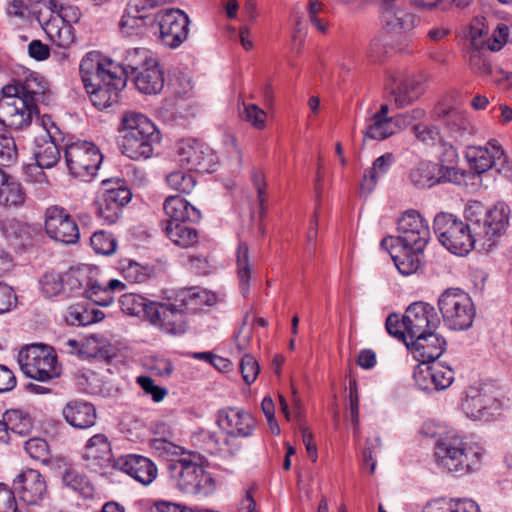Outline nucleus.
Here are the masks:
<instances>
[{
  "instance_id": "1",
  "label": "nucleus",
  "mask_w": 512,
  "mask_h": 512,
  "mask_svg": "<svg viewBox=\"0 0 512 512\" xmlns=\"http://www.w3.org/2000/svg\"><path fill=\"white\" fill-rule=\"evenodd\" d=\"M80 75L94 106L104 109L118 102L126 77L118 75L111 61H103L96 52L86 54L80 63Z\"/></svg>"
},
{
  "instance_id": "2",
  "label": "nucleus",
  "mask_w": 512,
  "mask_h": 512,
  "mask_svg": "<svg viewBox=\"0 0 512 512\" xmlns=\"http://www.w3.org/2000/svg\"><path fill=\"white\" fill-rule=\"evenodd\" d=\"M482 454L481 447L467 443L453 431L442 434L434 448L437 464L457 475L474 471L480 464Z\"/></svg>"
},
{
  "instance_id": "3",
  "label": "nucleus",
  "mask_w": 512,
  "mask_h": 512,
  "mask_svg": "<svg viewBox=\"0 0 512 512\" xmlns=\"http://www.w3.org/2000/svg\"><path fill=\"white\" fill-rule=\"evenodd\" d=\"M121 126L122 153L133 160L151 157L154 145L159 141V132L153 122L141 113L126 112Z\"/></svg>"
},
{
  "instance_id": "4",
  "label": "nucleus",
  "mask_w": 512,
  "mask_h": 512,
  "mask_svg": "<svg viewBox=\"0 0 512 512\" xmlns=\"http://www.w3.org/2000/svg\"><path fill=\"white\" fill-rule=\"evenodd\" d=\"M434 231L440 243L451 253L466 255L478 242L473 229L449 213H439L434 218Z\"/></svg>"
},
{
  "instance_id": "5",
  "label": "nucleus",
  "mask_w": 512,
  "mask_h": 512,
  "mask_svg": "<svg viewBox=\"0 0 512 512\" xmlns=\"http://www.w3.org/2000/svg\"><path fill=\"white\" fill-rule=\"evenodd\" d=\"M200 457H183L169 465L177 480V487L188 494L207 496L215 489V482L210 473L199 463Z\"/></svg>"
},
{
  "instance_id": "6",
  "label": "nucleus",
  "mask_w": 512,
  "mask_h": 512,
  "mask_svg": "<svg viewBox=\"0 0 512 512\" xmlns=\"http://www.w3.org/2000/svg\"><path fill=\"white\" fill-rule=\"evenodd\" d=\"M46 7L51 15L48 19H42L39 16L37 18L39 24L55 45L68 49L75 41L71 22L78 20V10L72 6H64L56 0H48Z\"/></svg>"
},
{
  "instance_id": "7",
  "label": "nucleus",
  "mask_w": 512,
  "mask_h": 512,
  "mask_svg": "<svg viewBox=\"0 0 512 512\" xmlns=\"http://www.w3.org/2000/svg\"><path fill=\"white\" fill-rule=\"evenodd\" d=\"M432 117L440 123L444 139L452 143L467 142L478 133L467 112L447 102H438L432 110Z\"/></svg>"
},
{
  "instance_id": "8",
  "label": "nucleus",
  "mask_w": 512,
  "mask_h": 512,
  "mask_svg": "<svg viewBox=\"0 0 512 512\" xmlns=\"http://www.w3.org/2000/svg\"><path fill=\"white\" fill-rule=\"evenodd\" d=\"M444 324L452 330H466L472 326L475 309L470 296L461 289H446L438 299Z\"/></svg>"
},
{
  "instance_id": "9",
  "label": "nucleus",
  "mask_w": 512,
  "mask_h": 512,
  "mask_svg": "<svg viewBox=\"0 0 512 512\" xmlns=\"http://www.w3.org/2000/svg\"><path fill=\"white\" fill-rule=\"evenodd\" d=\"M18 363L23 373L40 382L59 377L61 369L51 347L33 344L20 350Z\"/></svg>"
},
{
  "instance_id": "10",
  "label": "nucleus",
  "mask_w": 512,
  "mask_h": 512,
  "mask_svg": "<svg viewBox=\"0 0 512 512\" xmlns=\"http://www.w3.org/2000/svg\"><path fill=\"white\" fill-rule=\"evenodd\" d=\"M64 158L69 173L85 182L92 180L103 160L99 148L88 141H77L66 145Z\"/></svg>"
},
{
  "instance_id": "11",
  "label": "nucleus",
  "mask_w": 512,
  "mask_h": 512,
  "mask_svg": "<svg viewBox=\"0 0 512 512\" xmlns=\"http://www.w3.org/2000/svg\"><path fill=\"white\" fill-rule=\"evenodd\" d=\"M151 25L162 45L176 49L188 38L190 19L184 11L171 8L158 12Z\"/></svg>"
},
{
  "instance_id": "12",
  "label": "nucleus",
  "mask_w": 512,
  "mask_h": 512,
  "mask_svg": "<svg viewBox=\"0 0 512 512\" xmlns=\"http://www.w3.org/2000/svg\"><path fill=\"white\" fill-rule=\"evenodd\" d=\"M398 236H389L381 241L383 248L393 243L412 245L416 250H424L430 238V230L424 218L415 210H409L398 221Z\"/></svg>"
},
{
  "instance_id": "13",
  "label": "nucleus",
  "mask_w": 512,
  "mask_h": 512,
  "mask_svg": "<svg viewBox=\"0 0 512 512\" xmlns=\"http://www.w3.org/2000/svg\"><path fill=\"white\" fill-rule=\"evenodd\" d=\"M37 114V104L15 93H3L0 98V123L10 129H26Z\"/></svg>"
},
{
  "instance_id": "14",
  "label": "nucleus",
  "mask_w": 512,
  "mask_h": 512,
  "mask_svg": "<svg viewBox=\"0 0 512 512\" xmlns=\"http://www.w3.org/2000/svg\"><path fill=\"white\" fill-rule=\"evenodd\" d=\"M509 215V206L500 202L485 212L482 223L480 220L475 221L473 232L483 249L488 250L493 247L497 239L504 234L509 223Z\"/></svg>"
},
{
  "instance_id": "15",
  "label": "nucleus",
  "mask_w": 512,
  "mask_h": 512,
  "mask_svg": "<svg viewBox=\"0 0 512 512\" xmlns=\"http://www.w3.org/2000/svg\"><path fill=\"white\" fill-rule=\"evenodd\" d=\"M179 164L190 170L211 172L217 163L214 151L196 139H182L176 146Z\"/></svg>"
},
{
  "instance_id": "16",
  "label": "nucleus",
  "mask_w": 512,
  "mask_h": 512,
  "mask_svg": "<svg viewBox=\"0 0 512 512\" xmlns=\"http://www.w3.org/2000/svg\"><path fill=\"white\" fill-rule=\"evenodd\" d=\"M45 231L51 239L65 244H74L80 238L76 221L66 209L57 205L46 209Z\"/></svg>"
},
{
  "instance_id": "17",
  "label": "nucleus",
  "mask_w": 512,
  "mask_h": 512,
  "mask_svg": "<svg viewBox=\"0 0 512 512\" xmlns=\"http://www.w3.org/2000/svg\"><path fill=\"white\" fill-rule=\"evenodd\" d=\"M105 190L96 202L97 215L108 224L115 223L122 208L129 203L132 197L131 191L120 182L113 186L111 180L102 182Z\"/></svg>"
},
{
  "instance_id": "18",
  "label": "nucleus",
  "mask_w": 512,
  "mask_h": 512,
  "mask_svg": "<svg viewBox=\"0 0 512 512\" xmlns=\"http://www.w3.org/2000/svg\"><path fill=\"white\" fill-rule=\"evenodd\" d=\"M188 306L187 297L181 299V304L158 303L150 308L149 322L162 331L172 335L182 334L186 331V318L184 307Z\"/></svg>"
},
{
  "instance_id": "19",
  "label": "nucleus",
  "mask_w": 512,
  "mask_h": 512,
  "mask_svg": "<svg viewBox=\"0 0 512 512\" xmlns=\"http://www.w3.org/2000/svg\"><path fill=\"white\" fill-rule=\"evenodd\" d=\"M82 458L88 469L100 474H108L116 469L111 444L104 434H95L86 443Z\"/></svg>"
},
{
  "instance_id": "20",
  "label": "nucleus",
  "mask_w": 512,
  "mask_h": 512,
  "mask_svg": "<svg viewBox=\"0 0 512 512\" xmlns=\"http://www.w3.org/2000/svg\"><path fill=\"white\" fill-rule=\"evenodd\" d=\"M440 322L435 308L431 304L422 301L410 304L402 316V324L409 339L430 330H435Z\"/></svg>"
},
{
  "instance_id": "21",
  "label": "nucleus",
  "mask_w": 512,
  "mask_h": 512,
  "mask_svg": "<svg viewBox=\"0 0 512 512\" xmlns=\"http://www.w3.org/2000/svg\"><path fill=\"white\" fill-rule=\"evenodd\" d=\"M420 363L414 371L416 385L423 391H441L451 386L454 381V371L442 363Z\"/></svg>"
},
{
  "instance_id": "22",
  "label": "nucleus",
  "mask_w": 512,
  "mask_h": 512,
  "mask_svg": "<svg viewBox=\"0 0 512 512\" xmlns=\"http://www.w3.org/2000/svg\"><path fill=\"white\" fill-rule=\"evenodd\" d=\"M465 156L470 168L478 174L492 168L500 171L506 163L505 153L496 140L489 141L487 146H469Z\"/></svg>"
},
{
  "instance_id": "23",
  "label": "nucleus",
  "mask_w": 512,
  "mask_h": 512,
  "mask_svg": "<svg viewBox=\"0 0 512 512\" xmlns=\"http://www.w3.org/2000/svg\"><path fill=\"white\" fill-rule=\"evenodd\" d=\"M410 180L417 188H430L443 182H457L458 171L454 167L430 161L420 162L410 172Z\"/></svg>"
},
{
  "instance_id": "24",
  "label": "nucleus",
  "mask_w": 512,
  "mask_h": 512,
  "mask_svg": "<svg viewBox=\"0 0 512 512\" xmlns=\"http://www.w3.org/2000/svg\"><path fill=\"white\" fill-rule=\"evenodd\" d=\"M218 426L233 437H249L256 427L255 418L247 411L234 407L222 408L217 412Z\"/></svg>"
},
{
  "instance_id": "25",
  "label": "nucleus",
  "mask_w": 512,
  "mask_h": 512,
  "mask_svg": "<svg viewBox=\"0 0 512 512\" xmlns=\"http://www.w3.org/2000/svg\"><path fill=\"white\" fill-rule=\"evenodd\" d=\"M406 346L417 361L421 363L434 362L445 351L446 341L434 330H430L409 339Z\"/></svg>"
},
{
  "instance_id": "26",
  "label": "nucleus",
  "mask_w": 512,
  "mask_h": 512,
  "mask_svg": "<svg viewBox=\"0 0 512 512\" xmlns=\"http://www.w3.org/2000/svg\"><path fill=\"white\" fill-rule=\"evenodd\" d=\"M14 490L28 505L39 504L47 494V485L43 476L34 469L19 474L13 482Z\"/></svg>"
},
{
  "instance_id": "27",
  "label": "nucleus",
  "mask_w": 512,
  "mask_h": 512,
  "mask_svg": "<svg viewBox=\"0 0 512 512\" xmlns=\"http://www.w3.org/2000/svg\"><path fill=\"white\" fill-rule=\"evenodd\" d=\"M116 470L127 473L143 485H149L157 476L155 464L150 459L135 454L117 458Z\"/></svg>"
},
{
  "instance_id": "28",
  "label": "nucleus",
  "mask_w": 512,
  "mask_h": 512,
  "mask_svg": "<svg viewBox=\"0 0 512 512\" xmlns=\"http://www.w3.org/2000/svg\"><path fill=\"white\" fill-rule=\"evenodd\" d=\"M497 408L496 399L477 388H469L462 402L464 413L473 420L488 419Z\"/></svg>"
},
{
  "instance_id": "29",
  "label": "nucleus",
  "mask_w": 512,
  "mask_h": 512,
  "mask_svg": "<svg viewBox=\"0 0 512 512\" xmlns=\"http://www.w3.org/2000/svg\"><path fill=\"white\" fill-rule=\"evenodd\" d=\"M163 209L168 217L167 220L161 223L163 229L166 223L173 225L175 223L184 224L186 221L196 222L201 218L200 211L180 196L167 197L164 201Z\"/></svg>"
},
{
  "instance_id": "30",
  "label": "nucleus",
  "mask_w": 512,
  "mask_h": 512,
  "mask_svg": "<svg viewBox=\"0 0 512 512\" xmlns=\"http://www.w3.org/2000/svg\"><path fill=\"white\" fill-rule=\"evenodd\" d=\"M137 89L147 95L159 93L164 87V75L158 61L148 60L146 66L131 76Z\"/></svg>"
},
{
  "instance_id": "31",
  "label": "nucleus",
  "mask_w": 512,
  "mask_h": 512,
  "mask_svg": "<svg viewBox=\"0 0 512 512\" xmlns=\"http://www.w3.org/2000/svg\"><path fill=\"white\" fill-rule=\"evenodd\" d=\"M415 137L427 145L439 144L444 148L442 162L453 163L457 158V150L452 142L444 139L442 130L436 125L418 124L413 126Z\"/></svg>"
},
{
  "instance_id": "32",
  "label": "nucleus",
  "mask_w": 512,
  "mask_h": 512,
  "mask_svg": "<svg viewBox=\"0 0 512 512\" xmlns=\"http://www.w3.org/2000/svg\"><path fill=\"white\" fill-rule=\"evenodd\" d=\"M398 271L403 275L415 273L421 266V253L423 250H416L412 245H404V243H393L385 248Z\"/></svg>"
},
{
  "instance_id": "33",
  "label": "nucleus",
  "mask_w": 512,
  "mask_h": 512,
  "mask_svg": "<svg viewBox=\"0 0 512 512\" xmlns=\"http://www.w3.org/2000/svg\"><path fill=\"white\" fill-rule=\"evenodd\" d=\"M62 413L66 422L77 429L92 427L97 418L95 407L91 403L81 400L68 402Z\"/></svg>"
},
{
  "instance_id": "34",
  "label": "nucleus",
  "mask_w": 512,
  "mask_h": 512,
  "mask_svg": "<svg viewBox=\"0 0 512 512\" xmlns=\"http://www.w3.org/2000/svg\"><path fill=\"white\" fill-rule=\"evenodd\" d=\"M46 120L50 118H43L42 122L47 132V137L37 140L34 149V157L39 168H52L60 159V151L51 136V131L46 127Z\"/></svg>"
},
{
  "instance_id": "35",
  "label": "nucleus",
  "mask_w": 512,
  "mask_h": 512,
  "mask_svg": "<svg viewBox=\"0 0 512 512\" xmlns=\"http://www.w3.org/2000/svg\"><path fill=\"white\" fill-rule=\"evenodd\" d=\"M383 23L388 32L403 33L412 30L419 18L405 9L389 8L383 13Z\"/></svg>"
},
{
  "instance_id": "36",
  "label": "nucleus",
  "mask_w": 512,
  "mask_h": 512,
  "mask_svg": "<svg viewBox=\"0 0 512 512\" xmlns=\"http://www.w3.org/2000/svg\"><path fill=\"white\" fill-rule=\"evenodd\" d=\"M124 283L117 279L110 280L107 284H101L96 280H90L85 290L86 297L98 306H109L114 301L113 293L122 291Z\"/></svg>"
},
{
  "instance_id": "37",
  "label": "nucleus",
  "mask_w": 512,
  "mask_h": 512,
  "mask_svg": "<svg viewBox=\"0 0 512 512\" xmlns=\"http://www.w3.org/2000/svg\"><path fill=\"white\" fill-rule=\"evenodd\" d=\"M424 93L423 83L414 78L402 81L397 87L392 88L391 94L397 108H403L412 104Z\"/></svg>"
},
{
  "instance_id": "38",
  "label": "nucleus",
  "mask_w": 512,
  "mask_h": 512,
  "mask_svg": "<svg viewBox=\"0 0 512 512\" xmlns=\"http://www.w3.org/2000/svg\"><path fill=\"white\" fill-rule=\"evenodd\" d=\"M397 132L394 117L382 118L372 115L366 120L363 130V142L367 140L381 141L387 139Z\"/></svg>"
},
{
  "instance_id": "39",
  "label": "nucleus",
  "mask_w": 512,
  "mask_h": 512,
  "mask_svg": "<svg viewBox=\"0 0 512 512\" xmlns=\"http://www.w3.org/2000/svg\"><path fill=\"white\" fill-rule=\"evenodd\" d=\"M44 91L45 88L42 83L33 76L26 77L24 81H16L13 84L5 85L2 88V93H15L35 104L43 96Z\"/></svg>"
},
{
  "instance_id": "40",
  "label": "nucleus",
  "mask_w": 512,
  "mask_h": 512,
  "mask_svg": "<svg viewBox=\"0 0 512 512\" xmlns=\"http://www.w3.org/2000/svg\"><path fill=\"white\" fill-rule=\"evenodd\" d=\"M122 311L131 316L143 317L147 320L150 318V308L155 302L148 301L144 297L135 293H126L119 300Z\"/></svg>"
},
{
  "instance_id": "41",
  "label": "nucleus",
  "mask_w": 512,
  "mask_h": 512,
  "mask_svg": "<svg viewBox=\"0 0 512 512\" xmlns=\"http://www.w3.org/2000/svg\"><path fill=\"white\" fill-rule=\"evenodd\" d=\"M166 236L175 244L182 248L193 246L198 241V232L196 229L185 224L166 223L164 227Z\"/></svg>"
},
{
  "instance_id": "42",
  "label": "nucleus",
  "mask_w": 512,
  "mask_h": 512,
  "mask_svg": "<svg viewBox=\"0 0 512 512\" xmlns=\"http://www.w3.org/2000/svg\"><path fill=\"white\" fill-rule=\"evenodd\" d=\"M26 199L20 183L7 174V181L0 185V205L4 207H20Z\"/></svg>"
},
{
  "instance_id": "43",
  "label": "nucleus",
  "mask_w": 512,
  "mask_h": 512,
  "mask_svg": "<svg viewBox=\"0 0 512 512\" xmlns=\"http://www.w3.org/2000/svg\"><path fill=\"white\" fill-rule=\"evenodd\" d=\"M251 273L249 247L246 243L240 242L237 250V275L240 291L244 297L249 293Z\"/></svg>"
},
{
  "instance_id": "44",
  "label": "nucleus",
  "mask_w": 512,
  "mask_h": 512,
  "mask_svg": "<svg viewBox=\"0 0 512 512\" xmlns=\"http://www.w3.org/2000/svg\"><path fill=\"white\" fill-rule=\"evenodd\" d=\"M154 58L150 55L149 51L142 48H133L126 51L125 56L122 61V73L126 76H133L137 71L141 70L148 60H153Z\"/></svg>"
},
{
  "instance_id": "45",
  "label": "nucleus",
  "mask_w": 512,
  "mask_h": 512,
  "mask_svg": "<svg viewBox=\"0 0 512 512\" xmlns=\"http://www.w3.org/2000/svg\"><path fill=\"white\" fill-rule=\"evenodd\" d=\"M4 419L8 428L14 434L28 435L33 428V420L27 412L19 409L6 411Z\"/></svg>"
},
{
  "instance_id": "46",
  "label": "nucleus",
  "mask_w": 512,
  "mask_h": 512,
  "mask_svg": "<svg viewBox=\"0 0 512 512\" xmlns=\"http://www.w3.org/2000/svg\"><path fill=\"white\" fill-rule=\"evenodd\" d=\"M138 5L135 6V14L131 10L124 13L119 23L120 31L125 36H134L142 33L146 25L147 17L140 14Z\"/></svg>"
},
{
  "instance_id": "47",
  "label": "nucleus",
  "mask_w": 512,
  "mask_h": 512,
  "mask_svg": "<svg viewBox=\"0 0 512 512\" xmlns=\"http://www.w3.org/2000/svg\"><path fill=\"white\" fill-rule=\"evenodd\" d=\"M2 230L7 237H14L22 243L30 241L35 232L32 225L18 219L9 220Z\"/></svg>"
},
{
  "instance_id": "48",
  "label": "nucleus",
  "mask_w": 512,
  "mask_h": 512,
  "mask_svg": "<svg viewBox=\"0 0 512 512\" xmlns=\"http://www.w3.org/2000/svg\"><path fill=\"white\" fill-rule=\"evenodd\" d=\"M167 184L174 190L180 193H190L196 184L193 175L184 171L171 172L166 177Z\"/></svg>"
},
{
  "instance_id": "49",
  "label": "nucleus",
  "mask_w": 512,
  "mask_h": 512,
  "mask_svg": "<svg viewBox=\"0 0 512 512\" xmlns=\"http://www.w3.org/2000/svg\"><path fill=\"white\" fill-rule=\"evenodd\" d=\"M62 482L66 487L80 493H86L90 490L89 481L86 476L72 467L64 469Z\"/></svg>"
},
{
  "instance_id": "50",
  "label": "nucleus",
  "mask_w": 512,
  "mask_h": 512,
  "mask_svg": "<svg viewBox=\"0 0 512 512\" xmlns=\"http://www.w3.org/2000/svg\"><path fill=\"white\" fill-rule=\"evenodd\" d=\"M94 251L98 254L111 255L116 250V239L105 231H97L90 238Z\"/></svg>"
},
{
  "instance_id": "51",
  "label": "nucleus",
  "mask_w": 512,
  "mask_h": 512,
  "mask_svg": "<svg viewBox=\"0 0 512 512\" xmlns=\"http://www.w3.org/2000/svg\"><path fill=\"white\" fill-rule=\"evenodd\" d=\"M25 451L29 456L42 463H47L49 460V446L42 438H31L25 442Z\"/></svg>"
},
{
  "instance_id": "52",
  "label": "nucleus",
  "mask_w": 512,
  "mask_h": 512,
  "mask_svg": "<svg viewBox=\"0 0 512 512\" xmlns=\"http://www.w3.org/2000/svg\"><path fill=\"white\" fill-rule=\"evenodd\" d=\"M42 293L48 297L58 295L63 289V280L60 274L55 272H47L40 280Z\"/></svg>"
},
{
  "instance_id": "53",
  "label": "nucleus",
  "mask_w": 512,
  "mask_h": 512,
  "mask_svg": "<svg viewBox=\"0 0 512 512\" xmlns=\"http://www.w3.org/2000/svg\"><path fill=\"white\" fill-rule=\"evenodd\" d=\"M109 348L103 342H101L97 337L91 336L89 337L84 344H82L81 349L78 350V354L80 356H109Z\"/></svg>"
},
{
  "instance_id": "54",
  "label": "nucleus",
  "mask_w": 512,
  "mask_h": 512,
  "mask_svg": "<svg viewBox=\"0 0 512 512\" xmlns=\"http://www.w3.org/2000/svg\"><path fill=\"white\" fill-rule=\"evenodd\" d=\"M137 383L146 395L151 396L154 402H161L168 393L166 388L156 385L154 380L148 376H139Z\"/></svg>"
},
{
  "instance_id": "55",
  "label": "nucleus",
  "mask_w": 512,
  "mask_h": 512,
  "mask_svg": "<svg viewBox=\"0 0 512 512\" xmlns=\"http://www.w3.org/2000/svg\"><path fill=\"white\" fill-rule=\"evenodd\" d=\"M240 370L243 380L247 384H251L256 380L260 367L257 360L252 355L245 354L240 362Z\"/></svg>"
},
{
  "instance_id": "56",
  "label": "nucleus",
  "mask_w": 512,
  "mask_h": 512,
  "mask_svg": "<svg viewBox=\"0 0 512 512\" xmlns=\"http://www.w3.org/2000/svg\"><path fill=\"white\" fill-rule=\"evenodd\" d=\"M266 112L256 104L244 105V118L256 129H263L266 125Z\"/></svg>"
},
{
  "instance_id": "57",
  "label": "nucleus",
  "mask_w": 512,
  "mask_h": 512,
  "mask_svg": "<svg viewBox=\"0 0 512 512\" xmlns=\"http://www.w3.org/2000/svg\"><path fill=\"white\" fill-rule=\"evenodd\" d=\"M17 158V148L12 137L0 135V162L9 165Z\"/></svg>"
},
{
  "instance_id": "58",
  "label": "nucleus",
  "mask_w": 512,
  "mask_h": 512,
  "mask_svg": "<svg viewBox=\"0 0 512 512\" xmlns=\"http://www.w3.org/2000/svg\"><path fill=\"white\" fill-rule=\"evenodd\" d=\"M386 330L387 332L403 341L405 344L408 342V335L405 331L404 325L402 324V319L400 320L399 316L396 314H390L386 319Z\"/></svg>"
},
{
  "instance_id": "59",
  "label": "nucleus",
  "mask_w": 512,
  "mask_h": 512,
  "mask_svg": "<svg viewBox=\"0 0 512 512\" xmlns=\"http://www.w3.org/2000/svg\"><path fill=\"white\" fill-rule=\"evenodd\" d=\"M469 65L474 72L480 75H488L492 71L490 62L481 53V50L472 51L469 59Z\"/></svg>"
},
{
  "instance_id": "60",
  "label": "nucleus",
  "mask_w": 512,
  "mask_h": 512,
  "mask_svg": "<svg viewBox=\"0 0 512 512\" xmlns=\"http://www.w3.org/2000/svg\"><path fill=\"white\" fill-rule=\"evenodd\" d=\"M425 116V110L421 108H414L410 111L400 113L394 116L396 129H403L411 125L416 120H421Z\"/></svg>"
},
{
  "instance_id": "61",
  "label": "nucleus",
  "mask_w": 512,
  "mask_h": 512,
  "mask_svg": "<svg viewBox=\"0 0 512 512\" xmlns=\"http://www.w3.org/2000/svg\"><path fill=\"white\" fill-rule=\"evenodd\" d=\"M380 173L373 170V168H368L365 170L363 179L360 183V193L361 195L368 196L372 193L378 183V179L382 177Z\"/></svg>"
},
{
  "instance_id": "62",
  "label": "nucleus",
  "mask_w": 512,
  "mask_h": 512,
  "mask_svg": "<svg viewBox=\"0 0 512 512\" xmlns=\"http://www.w3.org/2000/svg\"><path fill=\"white\" fill-rule=\"evenodd\" d=\"M16 305V295L12 287L0 283V313L10 311Z\"/></svg>"
},
{
  "instance_id": "63",
  "label": "nucleus",
  "mask_w": 512,
  "mask_h": 512,
  "mask_svg": "<svg viewBox=\"0 0 512 512\" xmlns=\"http://www.w3.org/2000/svg\"><path fill=\"white\" fill-rule=\"evenodd\" d=\"M508 37V28L506 26H498L492 37L487 39L486 47L490 51H499L506 43Z\"/></svg>"
},
{
  "instance_id": "64",
  "label": "nucleus",
  "mask_w": 512,
  "mask_h": 512,
  "mask_svg": "<svg viewBox=\"0 0 512 512\" xmlns=\"http://www.w3.org/2000/svg\"><path fill=\"white\" fill-rule=\"evenodd\" d=\"M16 505L13 491L6 485L0 484V512H15Z\"/></svg>"
}]
</instances>
